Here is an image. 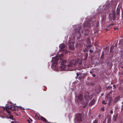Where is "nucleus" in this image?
I'll use <instances>...</instances> for the list:
<instances>
[{
	"label": "nucleus",
	"mask_w": 123,
	"mask_h": 123,
	"mask_svg": "<svg viewBox=\"0 0 123 123\" xmlns=\"http://www.w3.org/2000/svg\"><path fill=\"white\" fill-rule=\"evenodd\" d=\"M98 92H100L101 91V88L100 87H99V88H98Z\"/></svg>",
	"instance_id": "22"
},
{
	"label": "nucleus",
	"mask_w": 123,
	"mask_h": 123,
	"mask_svg": "<svg viewBox=\"0 0 123 123\" xmlns=\"http://www.w3.org/2000/svg\"><path fill=\"white\" fill-rule=\"evenodd\" d=\"M3 108L5 110V108L4 107H3Z\"/></svg>",
	"instance_id": "45"
},
{
	"label": "nucleus",
	"mask_w": 123,
	"mask_h": 123,
	"mask_svg": "<svg viewBox=\"0 0 123 123\" xmlns=\"http://www.w3.org/2000/svg\"><path fill=\"white\" fill-rule=\"evenodd\" d=\"M74 43L72 42H70L69 43L68 46L70 49L71 50H74Z\"/></svg>",
	"instance_id": "6"
},
{
	"label": "nucleus",
	"mask_w": 123,
	"mask_h": 123,
	"mask_svg": "<svg viewBox=\"0 0 123 123\" xmlns=\"http://www.w3.org/2000/svg\"><path fill=\"white\" fill-rule=\"evenodd\" d=\"M114 29V30H116V28H115Z\"/></svg>",
	"instance_id": "42"
},
{
	"label": "nucleus",
	"mask_w": 123,
	"mask_h": 123,
	"mask_svg": "<svg viewBox=\"0 0 123 123\" xmlns=\"http://www.w3.org/2000/svg\"><path fill=\"white\" fill-rule=\"evenodd\" d=\"M77 121L78 122H81L82 120V118L81 116L79 115V116L77 118Z\"/></svg>",
	"instance_id": "9"
},
{
	"label": "nucleus",
	"mask_w": 123,
	"mask_h": 123,
	"mask_svg": "<svg viewBox=\"0 0 123 123\" xmlns=\"http://www.w3.org/2000/svg\"><path fill=\"white\" fill-rule=\"evenodd\" d=\"M10 118L12 119H13V116L12 115H10L9 117Z\"/></svg>",
	"instance_id": "26"
},
{
	"label": "nucleus",
	"mask_w": 123,
	"mask_h": 123,
	"mask_svg": "<svg viewBox=\"0 0 123 123\" xmlns=\"http://www.w3.org/2000/svg\"><path fill=\"white\" fill-rule=\"evenodd\" d=\"M106 10L103 11L102 12H100L101 15V21L103 22H105L106 19Z\"/></svg>",
	"instance_id": "5"
},
{
	"label": "nucleus",
	"mask_w": 123,
	"mask_h": 123,
	"mask_svg": "<svg viewBox=\"0 0 123 123\" xmlns=\"http://www.w3.org/2000/svg\"><path fill=\"white\" fill-rule=\"evenodd\" d=\"M122 68L123 69V66L122 67Z\"/></svg>",
	"instance_id": "46"
},
{
	"label": "nucleus",
	"mask_w": 123,
	"mask_h": 123,
	"mask_svg": "<svg viewBox=\"0 0 123 123\" xmlns=\"http://www.w3.org/2000/svg\"><path fill=\"white\" fill-rule=\"evenodd\" d=\"M110 92L111 93V91H110Z\"/></svg>",
	"instance_id": "48"
},
{
	"label": "nucleus",
	"mask_w": 123,
	"mask_h": 123,
	"mask_svg": "<svg viewBox=\"0 0 123 123\" xmlns=\"http://www.w3.org/2000/svg\"><path fill=\"white\" fill-rule=\"evenodd\" d=\"M111 48H110V51H111Z\"/></svg>",
	"instance_id": "43"
},
{
	"label": "nucleus",
	"mask_w": 123,
	"mask_h": 123,
	"mask_svg": "<svg viewBox=\"0 0 123 123\" xmlns=\"http://www.w3.org/2000/svg\"><path fill=\"white\" fill-rule=\"evenodd\" d=\"M29 123H31L30 122H29Z\"/></svg>",
	"instance_id": "50"
},
{
	"label": "nucleus",
	"mask_w": 123,
	"mask_h": 123,
	"mask_svg": "<svg viewBox=\"0 0 123 123\" xmlns=\"http://www.w3.org/2000/svg\"><path fill=\"white\" fill-rule=\"evenodd\" d=\"M113 98L111 97H107V100H109V102H111Z\"/></svg>",
	"instance_id": "15"
},
{
	"label": "nucleus",
	"mask_w": 123,
	"mask_h": 123,
	"mask_svg": "<svg viewBox=\"0 0 123 123\" xmlns=\"http://www.w3.org/2000/svg\"><path fill=\"white\" fill-rule=\"evenodd\" d=\"M110 86H107V88H109V89L110 88Z\"/></svg>",
	"instance_id": "41"
},
{
	"label": "nucleus",
	"mask_w": 123,
	"mask_h": 123,
	"mask_svg": "<svg viewBox=\"0 0 123 123\" xmlns=\"http://www.w3.org/2000/svg\"><path fill=\"white\" fill-rule=\"evenodd\" d=\"M112 86H111L110 87V88L111 89L112 88Z\"/></svg>",
	"instance_id": "39"
},
{
	"label": "nucleus",
	"mask_w": 123,
	"mask_h": 123,
	"mask_svg": "<svg viewBox=\"0 0 123 123\" xmlns=\"http://www.w3.org/2000/svg\"><path fill=\"white\" fill-rule=\"evenodd\" d=\"M120 9L118 8H117L116 10V14L117 15H118L119 14L120 12Z\"/></svg>",
	"instance_id": "14"
},
{
	"label": "nucleus",
	"mask_w": 123,
	"mask_h": 123,
	"mask_svg": "<svg viewBox=\"0 0 123 123\" xmlns=\"http://www.w3.org/2000/svg\"><path fill=\"white\" fill-rule=\"evenodd\" d=\"M119 98L120 97L119 96L116 97L114 99V100L113 101V102L114 103H116L118 101Z\"/></svg>",
	"instance_id": "11"
},
{
	"label": "nucleus",
	"mask_w": 123,
	"mask_h": 123,
	"mask_svg": "<svg viewBox=\"0 0 123 123\" xmlns=\"http://www.w3.org/2000/svg\"><path fill=\"white\" fill-rule=\"evenodd\" d=\"M115 19V17H114L113 18V20L114 21V20Z\"/></svg>",
	"instance_id": "37"
},
{
	"label": "nucleus",
	"mask_w": 123,
	"mask_h": 123,
	"mask_svg": "<svg viewBox=\"0 0 123 123\" xmlns=\"http://www.w3.org/2000/svg\"><path fill=\"white\" fill-rule=\"evenodd\" d=\"M101 96H103L104 95V94L102 93L101 94Z\"/></svg>",
	"instance_id": "40"
},
{
	"label": "nucleus",
	"mask_w": 123,
	"mask_h": 123,
	"mask_svg": "<svg viewBox=\"0 0 123 123\" xmlns=\"http://www.w3.org/2000/svg\"><path fill=\"white\" fill-rule=\"evenodd\" d=\"M89 50L87 48H86L83 50V51L84 52H85L88 51Z\"/></svg>",
	"instance_id": "18"
},
{
	"label": "nucleus",
	"mask_w": 123,
	"mask_h": 123,
	"mask_svg": "<svg viewBox=\"0 0 123 123\" xmlns=\"http://www.w3.org/2000/svg\"><path fill=\"white\" fill-rule=\"evenodd\" d=\"M99 117V119H101L102 118V116H101V115H98V118Z\"/></svg>",
	"instance_id": "19"
},
{
	"label": "nucleus",
	"mask_w": 123,
	"mask_h": 123,
	"mask_svg": "<svg viewBox=\"0 0 123 123\" xmlns=\"http://www.w3.org/2000/svg\"><path fill=\"white\" fill-rule=\"evenodd\" d=\"M64 55L61 54L60 55H57L55 57H53L52 58V61L54 64V65H52L51 67L53 66H55V68H56L55 65H56L58 63V62L60 58V60L59 61V63L60 64L61 66L59 67V70L60 71H63L64 70L67 71H72L74 70V66L76 65L78 63V67L79 69L81 70L82 67V61L80 59H78L75 60H73L71 61L69 64H68L67 66V65H65L67 62V61L66 60H63L62 58L63 57Z\"/></svg>",
	"instance_id": "1"
},
{
	"label": "nucleus",
	"mask_w": 123,
	"mask_h": 123,
	"mask_svg": "<svg viewBox=\"0 0 123 123\" xmlns=\"http://www.w3.org/2000/svg\"><path fill=\"white\" fill-rule=\"evenodd\" d=\"M104 52H103L100 57V58L102 59H104Z\"/></svg>",
	"instance_id": "17"
},
{
	"label": "nucleus",
	"mask_w": 123,
	"mask_h": 123,
	"mask_svg": "<svg viewBox=\"0 0 123 123\" xmlns=\"http://www.w3.org/2000/svg\"><path fill=\"white\" fill-rule=\"evenodd\" d=\"M121 74L122 75H123V71H122L121 72Z\"/></svg>",
	"instance_id": "36"
},
{
	"label": "nucleus",
	"mask_w": 123,
	"mask_h": 123,
	"mask_svg": "<svg viewBox=\"0 0 123 123\" xmlns=\"http://www.w3.org/2000/svg\"><path fill=\"white\" fill-rule=\"evenodd\" d=\"M106 120L105 119L104 121H103V123H106Z\"/></svg>",
	"instance_id": "33"
},
{
	"label": "nucleus",
	"mask_w": 123,
	"mask_h": 123,
	"mask_svg": "<svg viewBox=\"0 0 123 123\" xmlns=\"http://www.w3.org/2000/svg\"><path fill=\"white\" fill-rule=\"evenodd\" d=\"M15 105L14 104H12L10 102V103L7 105L6 104L5 106V109L6 111L8 114L9 115H11V112L10 111H8L9 110H11L12 111H16V110L18 111V108H16L15 107Z\"/></svg>",
	"instance_id": "4"
},
{
	"label": "nucleus",
	"mask_w": 123,
	"mask_h": 123,
	"mask_svg": "<svg viewBox=\"0 0 123 123\" xmlns=\"http://www.w3.org/2000/svg\"><path fill=\"white\" fill-rule=\"evenodd\" d=\"M111 102H108V105H111Z\"/></svg>",
	"instance_id": "31"
},
{
	"label": "nucleus",
	"mask_w": 123,
	"mask_h": 123,
	"mask_svg": "<svg viewBox=\"0 0 123 123\" xmlns=\"http://www.w3.org/2000/svg\"><path fill=\"white\" fill-rule=\"evenodd\" d=\"M84 94V98L86 101V103L84 102L83 95L82 94H80L78 96V98L82 105H84L85 104L86 105L88 103L89 100L91 99L89 96V93L88 92H85Z\"/></svg>",
	"instance_id": "3"
},
{
	"label": "nucleus",
	"mask_w": 123,
	"mask_h": 123,
	"mask_svg": "<svg viewBox=\"0 0 123 123\" xmlns=\"http://www.w3.org/2000/svg\"><path fill=\"white\" fill-rule=\"evenodd\" d=\"M113 86L115 87V88H116V86H115V85H113Z\"/></svg>",
	"instance_id": "35"
},
{
	"label": "nucleus",
	"mask_w": 123,
	"mask_h": 123,
	"mask_svg": "<svg viewBox=\"0 0 123 123\" xmlns=\"http://www.w3.org/2000/svg\"><path fill=\"white\" fill-rule=\"evenodd\" d=\"M92 18H91L90 20H89L87 22L85 21L83 24V25L79 27L74 30V34L76 36L77 38L80 39L81 37V31L82 28V33L85 36L88 35L90 31L88 29H87L88 27L92 26L94 24V22L92 21Z\"/></svg>",
	"instance_id": "2"
},
{
	"label": "nucleus",
	"mask_w": 123,
	"mask_h": 123,
	"mask_svg": "<svg viewBox=\"0 0 123 123\" xmlns=\"http://www.w3.org/2000/svg\"><path fill=\"white\" fill-rule=\"evenodd\" d=\"M66 47V45L64 43H62L60 44L59 46V48L61 49H64Z\"/></svg>",
	"instance_id": "8"
},
{
	"label": "nucleus",
	"mask_w": 123,
	"mask_h": 123,
	"mask_svg": "<svg viewBox=\"0 0 123 123\" xmlns=\"http://www.w3.org/2000/svg\"><path fill=\"white\" fill-rule=\"evenodd\" d=\"M92 123H98V121L96 120H95Z\"/></svg>",
	"instance_id": "24"
},
{
	"label": "nucleus",
	"mask_w": 123,
	"mask_h": 123,
	"mask_svg": "<svg viewBox=\"0 0 123 123\" xmlns=\"http://www.w3.org/2000/svg\"><path fill=\"white\" fill-rule=\"evenodd\" d=\"M87 43L88 44H91V41L90 40V38H87Z\"/></svg>",
	"instance_id": "16"
},
{
	"label": "nucleus",
	"mask_w": 123,
	"mask_h": 123,
	"mask_svg": "<svg viewBox=\"0 0 123 123\" xmlns=\"http://www.w3.org/2000/svg\"><path fill=\"white\" fill-rule=\"evenodd\" d=\"M96 75L95 74H94L92 75V76L93 77H95L96 76Z\"/></svg>",
	"instance_id": "32"
},
{
	"label": "nucleus",
	"mask_w": 123,
	"mask_h": 123,
	"mask_svg": "<svg viewBox=\"0 0 123 123\" xmlns=\"http://www.w3.org/2000/svg\"><path fill=\"white\" fill-rule=\"evenodd\" d=\"M111 116L110 115H108L106 118H105V119L106 120L107 119V123H111Z\"/></svg>",
	"instance_id": "7"
},
{
	"label": "nucleus",
	"mask_w": 123,
	"mask_h": 123,
	"mask_svg": "<svg viewBox=\"0 0 123 123\" xmlns=\"http://www.w3.org/2000/svg\"><path fill=\"white\" fill-rule=\"evenodd\" d=\"M102 104L104 105H106V103L105 102V100H103V101L102 102Z\"/></svg>",
	"instance_id": "21"
},
{
	"label": "nucleus",
	"mask_w": 123,
	"mask_h": 123,
	"mask_svg": "<svg viewBox=\"0 0 123 123\" xmlns=\"http://www.w3.org/2000/svg\"><path fill=\"white\" fill-rule=\"evenodd\" d=\"M90 73L91 74H92V71H90Z\"/></svg>",
	"instance_id": "38"
},
{
	"label": "nucleus",
	"mask_w": 123,
	"mask_h": 123,
	"mask_svg": "<svg viewBox=\"0 0 123 123\" xmlns=\"http://www.w3.org/2000/svg\"><path fill=\"white\" fill-rule=\"evenodd\" d=\"M118 117L117 114L116 115L114 116L113 117V120L115 121H117L118 119Z\"/></svg>",
	"instance_id": "10"
},
{
	"label": "nucleus",
	"mask_w": 123,
	"mask_h": 123,
	"mask_svg": "<svg viewBox=\"0 0 123 123\" xmlns=\"http://www.w3.org/2000/svg\"><path fill=\"white\" fill-rule=\"evenodd\" d=\"M66 52H65V53H66Z\"/></svg>",
	"instance_id": "51"
},
{
	"label": "nucleus",
	"mask_w": 123,
	"mask_h": 123,
	"mask_svg": "<svg viewBox=\"0 0 123 123\" xmlns=\"http://www.w3.org/2000/svg\"><path fill=\"white\" fill-rule=\"evenodd\" d=\"M40 119L41 120L43 121L44 122H47V123H48L49 122L47 121L46 119H45L44 117H43L42 116L41 117Z\"/></svg>",
	"instance_id": "12"
},
{
	"label": "nucleus",
	"mask_w": 123,
	"mask_h": 123,
	"mask_svg": "<svg viewBox=\"0 0 123 123\" xmlns=\"http://www.w3.org/2000/svg\"><path fill=\"white\" fill-rule=\"evenodd\" d=\"M87 46L89 47H90L92 46V45L90 44H89Z\"/></svg>",
	"instance_id": "28"
},
{
	"label": "nucleus",
	"mask_w": 123,
	"mask_h": 123,
	"mask_svg": "<svg viewBox=\"0 0 123 123\" xmlns=\"http://www.w3.org/2000/svg\"><path fill=\"white\" fill-rule=\"evenodd\" d=\"M16 115H18L17 114H16Z\"/></svg>",
	"instance_id": "47"
},
{
	"label": "nucleus",
	"mask_w": 123,
	"mask_h": 123,
	"mask_svg": "<svg viewBox=\"0 0 123 123\" xmlns=\"http://www.w3.org/2000/svg\"><path fill=\"white\" fill-rule=\"evenodd\" d=\"M110 92L111 93V91H110Z\"/></svg>",
	"instance_id": "49"
},
{
	"label": "nucleus",
	"mask_w": 123,
	"mask_h": 123,
	"mask_svg": "<svg viewBox=\"0 0 123 123\" xmlns=\"http://www.w3.org/2000/svg\"><path fill=\"white\" fill-rule=\"evenodd\" d=\"M89 52L90 53H92L93 52V51L91 49H90L89 50Z\"/></svg>",
	"instance_id": "27"
},
{
	"label": "nucleus",
	"mask_w": 123,
	"mask_h": 123,
	"mask_svg": "<svg viewBox=\"0 0 123 123\" xmlns=\"http://www.w3.org/2000/svg\"><path fill=\"white\" fill-rule=\"evenodd\" d=\"M114 25V23H112V24H110V25H109V26H107L108 27H110L111 26H113V25Z\"/></svg>",
	"instance_id": "25"
},
{
	"label": "nucleus",
	"mask_w": 123,
	"mask_h": 123,
	"mask_svg": "<svg viewBox=\"0 0 123 123\" xmlns=\"http://www.w3.org/2000/svg\"><path fill=\"white\" fill-rule=\"evenodd\" d=\"M85 58H86V59L87 58L88 56V55L87 53H86L85 55Z\"/></svg>",
	"instance_id": "23"
},
{
	"label": "nucleus",
	"mask_w": 123,
	"mask_h": 123,
	"mask_svg": "<svg viewBox=\"0 0 123 123\" xmlns=\"http://www.w3.org/2000/svg\"><path fill=\"white\" fill-rule=\"evenodd\" d=\"M105 49L106 50H107V52H108V51H109V48H108V47H106Z\"/></svg>",
	"instance_id": "20"
},
{
	"label": "nucleus",
	"mask_w": 123,
	"mask_h": 123,
	"mask_svg": "<svg viewBox=\"0 0 123 123\" xmlns=\"http://www.w3.org/2000/svg\"><path fill=\"white\" fill-rule=\"evenodd\" d=\"M30 120H31V122H32V120L31 119H30Z\"/></svg>",
	"instance_id": "44"
},
{
	"label": "nucleus",
	"mask_w": 123,
	"mask_h": 123,
	"mask_svg": "<svg viewBox=\"0 0 123 123\" xmlns=\"http://www.w3.org/2000/svg\"><path fill=\"white\" fill-rule=\"evenodd\" d=\"M110 113L111 114H112L113 113V111L112 110H111L110 111Z\"/></svg>",
	"instance_id": "30"
},
{
	"label": "nucleus",
	"mask_w": 123,
	"mask_h": 123,
	"mask_svg": "<svg viewBox=\"0 0 123 123\" xmlns=\"http://www.w3.org/2000/svg\"><path fill=\"white\" fill-rule=\"evenodd\" d=\"M104 108L103 107H102L101 109V110L102 111H103L104 110Z\"/></svg>",
	"instance_id": "29"
},
{
	"label": "nucleus",
	"mask_w": 123,
	"mask_h": 123,
	"mask_svg": "<svg viewBox=\"0 0 123 123\" xmlns=\"http://www.w3.org/2000/svg\"><path fill=\"white\" fill-rule=\"evenodd\" d=\"M76 74L77 75V77L79 75V74L78 73H76Z\"/></svg>",
	"instance_id": "34"
},
{
	"label": "nucleus",
	"mask_w": 123,
	"mask_h": 123,
	"mask_svg": "<svg viewBox=\"0 0 123 123\" xmlns=\"http://www.w3.org/2000/svg\"><path fill=\"white\" fill-rule=\"evenodd\" d=\"M95 102V100L94 99H93L89 103L90 105H94Z\"/></svg>",
	"instance_id": "13"
}]
</instances>
